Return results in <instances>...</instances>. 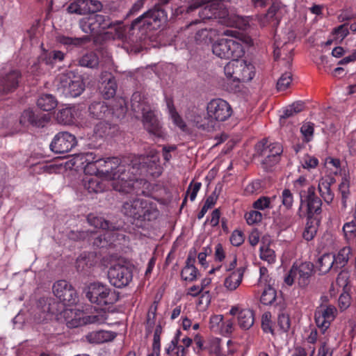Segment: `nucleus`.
<instances>
[{
	"label": "nucleus",
	"instance_id": "nucleus-1",
	"mask_svg": "<svg viewBox=\"0 0 356 356\" xmlns=\"http://www.w3.org/2000/svg\"><path fill=\"white\" fill-rule=\"evenodd\" d=\"M99 176L111 183L113 188L120 193H128L134 188L135 177L129 175L130 165L120 162L118 158L100 159L96 157Z\"/></svg>",
	"mask_w": 356,
	"mask_h": 356
},
{
	"label": "nucleus",
	"instance_id": "nucleus-2",
	"mask_svg": "<svg viewBox=\"0 0 356 356\" xmlns=\"http://www.w3.org/2000/svg\"><path fill=\"white\" fill-rule=\"evenodd\" d=\"M232 115V108L229 104L216 98L207 104V115L196 114L193 121L198 129L211 131L219 127L220 123L228 120Z\"/></svg>",
	"mask_w": 356,
	"mask_h": 356
},
{
	"label": "nucleus",
	"instance_id": "nucleus-3",
	"mask_svg": "<svg viewBox=\"0 0 356 356\" xmlns=\"http://www.w3.org/2000/svg\"><path fill=\"white\" fill-rule=\"evenodd\" d=\"M131 106L135 113L143 114L145 129L156 138H165L166 133L159 120L154 106L150 105L148 98L140 92H136L131 99Z\"/></svg>",
	"mask_w": 356,
	"mask_h": 356
},
{
	"label": "nucleus",
	"instance_id": "nucleus-4",
	"mask_svg": "<svg viewBox=\"0 0 356 356\" xmlns=\"http://www.w3.org/2000/svg\"><path fill=\"white\" fill-rule=\"evenodd\" d=\"M79 27L83 32L92 35L111 34L113 39L123 36L122 24L117 21H111L108 16L102 14H90L83 17L79 21Z\"/></svg>",
	"mask_w": 356,
	"mask_h": 356
},
{
	"label": "nucleus",
	"instance_id": "nucleus-5",
	"mask_svg": "<svg viewBox=\"0 0 356 356\" xmlns=\"http://www.w3.org/2000/svg\"><path fill=\"white\" fill-rule=\"evenodd\" d=\"M90 305H76L74 308H66L61 312V316L68 327H78L87 324H102L106 322L107 315L104 312L90 314Z\"/></svg>",
	"mask_w": 356,
	"mask_h": 356
},
{
	"label": "nucleus",
	"instance_id": "nucleus-6",
	"mask_svg": "<svg viewBox=\"0 0 356 356\" xmlns=\"http://www.w3.org/2000/svg\"><path fill=\"white\" fill-rule=\"evenodd\" d=\"M122 212L138 227L145 226L146 222L156 219L159 216L156 207L142 198L126 201L122 205Z\"/></svg>",
	"mask_w": 356,
	"mask_h": 356
},
{
	"label": "nucleus",
	"instance_id": "nucleus-7",
	"mask_svg": "<svg viewBox=\"0 0 356 356\" xmlns=\"http://www.w3.org/2000/svg\"><path fill=\"white\" fill-rule=\"evenodd\" d=\"M203 7L199 12L202 19H219L220 22L227 26L231 25L229 22L228 10L224 3L220 0H195L187 9V12L193 11L194 9Z\"/></svg>",
	"mask_w": 356,
	"mask_h": 356
},
{
	"label": "nucleus",
	"instance_id": "nucleus-8",
	"mask_svg": "<svg viewBox=\"0 0 356 356\" xmlns=\"http://www.w3.org/2000/svg\"><path fill=\"white\" fill-rule=\"evenodd\" d=\"M131 170L129 175L135 177L134 183L138 180V176L142 173L143 170L149 172L155 177H159L161 174V167L160 165V159L156 150L152 149L149 153L145 155L134 156L129 164Z\"/></svg>",
	"mask_w": 356,
	"mask_h": 356
},
{
	"label": "nucleus",
	"instance_id": "nucleus-9",
	"mask_svg": "<svg viewBox=\"0 0 356 356\" xmlns=\"http://www.w3.org/2000/svg\"><path fill=\"white\" fill-rule=\"evenodd\" d=\"M168 16L163 9L154 8L136 18L131 24V29L156 30L165 25Z\"/></svg>",
	"mask_w": 356,
	"mask_h": 356
},
{
	"label": "nucleus",
	"instance_id": "nucleus-10",
	"mask_svg": "<svg viewBox=\"0 0 356 356\" xmlns=\"http://www.w3.org/2000/svg\"><path fill=\"white\" fill-rule=\"evenodd\" d=\"M58 90L67 97H76L85 90L82 76L73 71L67 70L58 76Z\"/></svg>",
	"mask_w": 356,
	"mask_h": 356
},
{
	"label": "nucleus",
	"instance_id": "nucleus-11",
	"mask_svg": "<svg viewBox=\"0 0 356 356\" xmlns=\"http://www.w3.org/2000/svg\"><path fill=\"white\" fill-rule=\"evenodd\" d=\"M86 297L90 302L99 306L113 305L119 298L115 290L101 282L91 283L87 287Z\"/></svg>",
	"mask_w": 356,
	"mask_h": 356
},
{
	"label": "nucleus",
	"instance_id": "nucleus-12",
	"mask_svg": "<svg viewBox=\"0 0 356 356\" xmlns=\"http://www.w3.org/2000/svg\"><path fill=\"white\" fill-rule=\"evenodd\" d=\"M212 51L216 56L223 59L240 58L244 54L241 40L232 36L216 40L212 44Z\"/></svg>",
	"mask_w": 356,
	"mask_h": 356
},
{
	"label": "nucleus",
	"instance_id": "nucleus-13",
	"mask_svg": "<svg viewBox=\"0 0 356 356\" xmlns=\"http://www.w3.org/2000/svg\"><path fill=\"white\" fill-rule=\"evenodd\" d=\"M184 31L189 35L188 42L186 44L188 49H192L196 44H208L219 35L218 31L216 29H208L202 27L199 20H195L189 24Z\"/></svg>",
	"mask_w": 356,
	"mask_h": 356
},
{
	"label": "nucleus",
	"instance_id": "nucleus-14",
	"mask_svg": "<svg viewBox=\"0 0 356 356\" xmlns=\"http://www.w3.org/2000/svg\"><path fill=\"white\" fill-rule=\"evenodd\" d=\"M67 168L83 169L85 176H99V168L97 166L96 156L92 152L79 154L74 156L65 163Z\"/></svg>",
	"mask_w": 356,
	"mask_h": 356
},
{
	"label": "nucleus",
	"instance_id": "nucleus-15",
	"mask_svg": "<svg viewBox=\"0 0 356 356\" xmlns=\"http://www.w3.org/2000/svg\"><path fill=\"white\" fill-rule=\"evenodd\" d=\"M313 266L309 262L294 264L289 273L284 277V282L291 286L296 281L300 287H305L309 283Z\"/></svg>",
	"mask_w": 356,
	"mask_h": 356
},
{
	"label": "nucleus",
	"instance_id": "nucleus-16",
	"mask_svg": "<svg viewBox=\"0 0 356 356\" xmlns=\"http://www.w3.org/2000/svg\"><path fill=\"white\" fill-rule=\"evenodd\" d=\"M110 283L117 288L127 286L133 278L131 269L124 265L117 264L111 266L108 271Z\"/></svg>",
	"mask_w": 356,
	"mask_h": 356
},
{
	"label": "nucleus",
	"instance_id": "nucleus-17",
	"mask_svg": "<svg viewBox=\"0 0 356 356\" xmlns=\"http://www.w3.org/2000/svg\"><path fill=\"white\" fill-rule=\"evenodd\" d=\"M54 296L64 305H72L78 302V296L75 289L66 280L56 282L52 287Z\"/></svg>",
	"mask_w": 356,
	"mask_h": 356
},
{
	"label": "nucleus",
	"instance_id": "nucleus-18",
	"mask_svg": "<svg viewBox=\"0 0 356 356\" xmlns=\"http://www.w3.org/2000/svg\"><path fill=\"white\" fill-rule=\"evenodd\" d=\"M76 137L67 131L56 134L52 139L49 147L56 154H64L70 152L76 145Z\"/></svg>",
	"mask_w": 356,
	"mask_h": 356
},
{
	"label": "nucleus",
	"instance_id": "nucleus-19",
	"mask_svg": "<svg viewBox=\"0 0 356 356\" xmlns=\"http://www.w3.org/2000/svg\"><path fill=\"white\" fill-rule=\"evenodd\" d=\"M255 74L254 65L246 60L238 59L237 70L234 76V86L226 87L227 90L229 92H236L239 87L240 82H246L251 81Z\"/></svg>",
	"mask_w": 356,
	"mask_h": 356
},
{
	"label": "nucleus",
	"instance_id": "nucleus-20",
	"mask_svg": "<svg viewBox=\"0 0 356 356\" xmlns=\"http://www.w3.org/2000/svg\"><path fill=\"white\" fill-rule=\"evenodd\" d=\"M337 309L333 305H321L315 312L316 326L325 334L336 317Z\"/></svg>",
	"mask_w": 356,
	"mask_h": 356
},
{
	"label": "nucleus",
	"instance_id": "nucleus-21",
	"mask_svg": "<svg viewBox=\"0 0 356 356\" xmlns=\"http://www.w3.org/2000/svg\"><path fill=\"white\" fill-rule=\"evenodd\" d=\"M306 204L308 218H312L314 214L321 211L322 202L315 194V187L309 186L307 194L300 192V206Z\"/></svg>",
	"mask_w": 356,
	"mask_h": 356
},
{
	"label": "nucleus",
	"instance_id": "nucleus-22",
	"mask_svg": "<svg viewBox=\"0 0 356 356\" xmlns=\"http://www.w3.org/2000/svg\"><path fill=\"white\" fill-rule=\"evenodd\" d=\"M232 316H237L238 325L243 330H248L254 323V312L248 308H242L241 305L232 306L229 309Z\"/></svg>",
	"mask_w": 356,
	"mask_h": 356
},
{
	"label": "nucleus",
	"instance_id": "nucleus-23",
	"mask_svg": "<svg viewBox=\"0 0 356 356\" xmlns=\"http://www.w3.org/2000/svg\"><path fill=\"white\" fill-rule=\"evenodd\" d=\"M282 151V147L279 143L270 144L262 151L261 154L264 157L263 163L266 167L273 166L279 161Z\"/></svg>",
	"mask_w": 356,
	"mask_h": 356
},
{
	"label": "nucleus",
	"instance_id": "nucleus-24",
	"mask_svg": "<svg viewBox=\"0 0 356 356\" xmlns=\"http://www.w3.org/2000/svg\"><path fill=\"white\" fill-rule=\"evenodd\" d=\"M55 314V309L50 302H47V300L42 299L39 301V304L35 310L34 319L36 323H40L51 320Z\"/></svg>",
	"mask_w": 356,
	"mask_h": 356
},
{
	"label": "nucleus",
	"instance_id": "nucleus-25",
	"mask_svg": "<svg viewBox=\"0 0 356 356\" xmlns=\"http://www.w3.org/2000/svg\"><path fill=\"white\" fill-rule=\"evenodd\" d=\"M244 270L238 268L228 273L225 276L223 286L229 291H235L241 284L243 277Z\"/></svg>",
	"mask_w": 356,
	"mask_h": 356
},
{
	"label": "nucleus",
	"instance_id": "nucleus-26",
	"mask_svg": "<svg viewBox=\"0 0 356 356\" xmlns=\"http://www.w3.org/2000/svg\"><path fill=\"white\" fill-rule=\"evenodd\" d=\"M102 80L101 90L105 99H110L115 95L117 84L114 77L107 72L102 74Z\"/></svg>",
	"mask_w": 356,
	"mask_h": 356
},
{
	"label": "nucleus",
	"instance_id": "nucleus-27",
	"mask_svg": "<svg viewBox=\"0 0 356 356\" xmlns=\"http://www.w3.org/2000/svg\"><path fill=\"white\" fill-rule=\"evenodd\" d=\"M20 74L17 70H13L3 76L0 81V91L8 93L15 90L19 83Z\"/></svg>",
	"mask_w": 356,
	"mask_h": 356
},
{
	"label": "nucleus",
	"instance_id": "nucleus-28",
	"mask_svg": "<svg viewBox=\"0 0 356 356\" xmlns=\"http://www.w3.org/2000/svg\"><path fill=\"white\" fill-rule=\"evenodd\" d=\"M101 177L97 176H85L82 179L83 188L90 193H101L105 189L104 180H99Z\"/></svg>",
	"mask_w": 356,
	"mask_h": 356
},
{
	"label": "nucleus",
	"instance_id": "nucleus-29",
	"mask_svg": "<svg viewBox=\"0 0 356 356\" xmlns=\"http://www.w3.org/2000/svg\"><path fill=\"white\" fill-rule=\"evenodd\" d=\"M90 115L96 119L103 120L111 115V110L103 101L93 102L89 106Z\"/></svg>",
	"mask_w": 356,
	"mask_h": 356
},
{
	"label": "nucleus",
	"instance_id": "nucleus-30",
	"mask_svg": "<svg viewBox=\"0 0 356 356\" xmlns=\"http://www.w3.org/2000/svg\"><path fill=\"white\" fill-rule=\"evenodd\" d=\"M333 177H323L319 180L318 191L319 193L325 202L330 204L332 202L334 195L331 191V184L334 182Z\"/></svg>",
	"mask_w": 356,
	"mask_h": 356
},
{
	"label": "nucleus",
	"instance_id": "nucleus-31",
	"mask_svg": "<svg viewBox=\"0 0 356 356\" xmlns=\"http://www.w3.org/2000/svg\"><path fill=\"white\" fill-rule=\"evenodd\" d=\"M165 104L168 109V112L173 124L179 127L181 130H184L186 128V123L181 117V115L177 113L173 100L171 97H165Z\"/></svg>",
	"mask_w": 356,
	"mask_h": 356
},
{
	"label": "nucleus",
	"instance_id": "nucleus-32",
	"mask_svg": "<svg viewBox=\"0 0 356 356\" xmlns=\"http://www.w3.org/2000/svg\"><path fill=\"white\" fill-rule=\"evenodd\" d=\"M115 338L112 332L99 330L92 332L86 335V339L90 343H102L111 341Z\"/></svg>",
	"mask_w": 356,
	"mask_h": 356
},
{
	"label": "nucleus",
	"instance_id": "nucleus-33",
	"mask_svg": "<svg viewBox=\"0 0 356 356\" xmlns=\"http://www.w3.org/2000/svg\"><path fill=\"white\" fill-rule=\"evenodd\" d=\"M319 226V220L313 218H307V220L302 232V237L307 241L312 240L316 235Z\"/></svg>",
	"mask_w": 356,
	"mask_h": 356
},
{
	"label": "nucleus",
	"instance_id": "nucleus-34",
	"mask_svg": "<svg viewBox=\"0 0 356 356\" xmlns=\"http://www.w3.org/2000/svg\"><path fill=\"white\" fill-rule=\"evenodd\" d=\"M37 105L41 109L49 111L57 106L58 102L52 95L43 94L38 98Z\"/></svg>",
	"mask_w": 356,
	"mask_h": 356
},
{
	"label": "nucleus",
	"instance_id": "nucleus-35",
	"mask_svg": "<svg viewBox=\"0 0 356 356\" xmlns=\"http://www.w3.org/2000/svg\"><path fill=\"white\" fill-rule=\"evenodd\" d=\"M351 253L350 247H343L337 254L332 255L334 258V270H338L346 266Z\"/></svg>",
	"mask_w": 356,
	"mask_h": 356
},
{
	"label": "nucleus",
	"instance_id": "nucleus-36",
	"mask_svg": "<svg viewBox=\"0 0 356 356\" xmlns=\"http://www.w3.org/2000/svg\"><path fill=\"white\" fill-rule=\"evenodd\" d=\"M317 267L321 273H327L332 268L334 269V258L331 254H324L318 258Z\"/></svg>",
	"mask_w": 356,
	"mask_h": 356
},
{
	"label": "nucleus",
	"instance_id": "nucleus-37",
	"mask_svg": "<svg viewBox=\"0 0 356 356\" xmlns=\"http://www.w3.org/2000/svg\"><path fill=\"white\" fill-rule=\"evenodd\" d=\"M233 59L227 63L224 67V74L226 76L227 81L230 82L227 83V86H234V76L238 67V58H232Z\"/></svg>",
	"mask_w": 356,
	"mask_h": 356
},
{
	"label": "nucleus",
	"instance_id": "nucleus-38",
	"mask_svg": "<svg viewBox=\"0 0 356 356\" xmlns=\"http://www.w3.org/2000/svg\"><path fill=\"white\" fill-rule=\"evenodd\" d=\"M85 0H75L70 3L67 10L70 14L86 15L88 13V7Z\"/></svg>",
	"mask_w": 356,
	"mask_h": 356
},
{
	"label": "nucleus",
	"instance_id": "nucleus-39",
	"mask_svg": "<svg viewBox=\"0 0 356 356\" xmlns=\"http://www.w3.org/2000/svg\"><path fill=\"white\" fill-rule=\"evenodd\" d=\"M74 109L72 108H65L58 111L56 115L57 121L63 124H69L74 122Z\"/></svg>",
	"mask_w": 356,
	"mask_h": 356
},
{
	"label": "nucleus",
	"instance_id": "nucleus-40",
	"mask_svg": "<svg viewBox=\"0 0 356 356\" xmlns=\"http://www.w3.org/2000/svg\"><path fill=\"white\" fill-rule=\"evenodd\" d=\"M65 54L60 51H51L49 52H44L41 56V59L47 65H53L57 62H60L64 59Z\"/></svg>",
	"mask_w": 356,
	"mask_h": 356
},
{
	"label": "nucleus",
	"instance_id": "nucleus-41",
	"mask_svg": "<svg viewBox=\"0 0 356 356\" xmlns=\"http://www.w3.org/2000/svg\"><path fill=\"white\" fill-rule=\"evenodd\" d=\"M19 123L24 127L29 124L39 126L37 118L31 109H26L23 111L19 118Z\"/></svg>",
	"mask_w": 356,
	"mask_h": 356
},
{
	"label": "nucleus",
	"instance_id": "nucleus-42",
	"mask_svg": "<svg viewBox=\"0 0 356 356\" xmlns=\"http://www.w3.org/2000/svg\"><path fill=\"white\" fill-rule=\"evenodd\" d=\"M260 258L269 264H273L276 260L275 251L268 245H262L260 247Z\"/></svg>",
	"mask_w": 356,
	"mask_h": 356
},
{
	"label": "nucleus",
	"instance_id": "nucleus-43",
	"mask_svg": "<svg viewBox=\"0 0 356 356\" xmlns=\"http://www.w3.org/2000/svg\"><path fill=\"white\" fill-rule=\"evenodd\" d=\"M88 40V37H82V38H70L65 35H59L58 36V41L68 46H79L81 45L84 42Z\"/></svg>",
	"mask_w": 356,
	"mask_h": 356
},
{
	"label": "nucleus",
	"instance_id": "nucleus-44",
	"mask_svg": "<svg viewBox=\"0 0 356 356\" xmlns=\"http://www.w3.org/2000/svg\"><path fill=\"white\" fill-rule=\"evenodd\" d=\"M350 182L347 177L342 178L341 182L339 185V191L341 195L342 204L343 208H346V201L350 195Z\"/></svg>",
	"mask_w": 356,
	"mask_h": 356
},
{
	"label": "nucleus",
	"instance_id": "nucleus-45",
	"mask_svg": "<svg viewBox=\"0 0 356 356\" xmlns=\"http://www.w3.org/2000/svg\"><path fill=\"white\" fill-rule=\"evenodd\" d=\"M181 275L183 280L192 282L197 278V270L193 265L187 264L182 269Z\"/></svg>",
	"mask_w": 356,
	"mask_h": 356
},
{
	"label": "nucleus",
	"instance_id": "nucleus-46",
	"mask_svg": "<svg viewBox=\"0 0 356 356\" xmlns=\"http://www.w3.org/2000/svg\"><path fill=\"white\" fill-rule=\"evenodd\" d=\"M79 64L83 67L93 68L98 65V58L93 53L86 54L80 59Z\"/></svg>",
	"mask_w": 356,
	"mask_h": 356
},
{
	"label": "nucleus",
	"instance_id": "nucleus-47",
	"mask_svg": "<svg viewBox=\"0 0 356 356\" xmlns=\"http://www.w3.org/2000/svg\"><path fill=\"white\" fill-rule=\"evenodd\" d=\"M276 299V291L272 287L266 289L261 296L260 301L263 305H269L275 302Z\"/></svg>",
	"mask_w": 356,
	"mask_h": 356
},
{
	"label": "nucleus",
	"instance_id": "nucleus-48",
	"mask_svg": "<svg viewBox=\"0 0 356 356\" xmlns=\"http://www.w3.org/2000/svg\"><path fill=\"white\" fill-rule=\"evenodd\" d=\"M88 222L96 228L108 229L109 228L108 222L102 217H97L92 214L88 216Z\"/></svg>",
	"mask_w": 356,
	"mask_h": 356
},
{
	"label": "nucleus",
	"instance_id": "nucleus-49",
	"mask_svg": "<svg viewBox=\"0 0 356 356\" xmlns=\"http://www.w3.org/2000/svg\"><path fill=\"white\" fill-rule=\"evenodd\" d=\"M292 81V75L290 72H286L282 74L277 82V88L280 91L285 90Z\"/></svg>",
	"mask_w": 356,
	"mask_h": 356
},
{
	"label": "nucleus",
	"instance_id": "nucleus-50",
	"mask_svg": "<svg viewBox=\"0 0 356 356\" xmlns=\"http://www.w3.org/2000/svg\"><path fill=\"white\" fill-rule=\"evenodd\" d=\"M343 231L346 238L348 241H354L356 239V223L349 222L346 223L343 227Z\"/></svg>",
	"mask_w": 356,
	"mask_h": 356
},
{
	"label": "nucleus",
	"instance_id": "nucleus-51",
	"mask_svg": "<svg viewBox=\"0 0 356 356\" xmlns=\"http://www.w3.org/2000/svg\"><path fill=\"white\" fill-rule=\"evenodd\" d=\"M293 186L300 196V192H304L305 194H307L308 187L312 186L309 184L305 177L300 176L293 181Z\"/></svg>",
	"mask_w": 356,
	"mask_h": 356
},
{
	"label": "nucleus",
	"instance_id": "nucleus-52",
	"mask_svg": "<svg viewBox=\"0 0 356 356\" xmlns=\"http://www.w3.org/2000/svg\"><path fill=\"white\" fill-rule=\"evenodd\" d=\"M223 316L221 314L213 315L211 316L209 321V327L213 332L220 333L222 325Z\"/></svg>",
	"mask_w": 356,
	"mask_h": 356
},
{
	"label": "nucleus",
	"instance_id": "nucleus-53",
	"mask_svg": "<svg viewBox=\"0 0 356 356\" xmlns=\"http://www.w3.org/2000/svg\"><path fill=\"white\" fill-rule=\"evenodd\" d=\"M349 33V29L346 24H342L334 29L332 34L334 39L341 42Z\"/></svg>",
	"mask_w": 356,
	"mask_h": 356
},
{
	"label": "nucleus",
	"instance_id": "nucleus-54",
	"mask_svg": "<svg viewBox=\"0 0 356 356\" xmlns=\"http://www.w3.org/2000/svg\"><path fill=\"white\" fill-rule=\"evenodd\" d=\"M280 198L282 200V204L286 209L291 208L293 203V193L289 189H284L282 192Z\"/></svg>",
	"mask_w": 356,
	"mask_h": 356
},
{
	"label": "nucleus",
	"instance_id": "nucleus-55",
	"mask_svg": "<svg viewBox=\"0 0 356 356\" xmlns=\"http://www.w3.org/2000/svg\"><path fill=\"white\" fill-rule=\"evenodd\" d=\"M300 132L306 141H310L313 138L314 124L309 122H305L300 128Z\"/></svg>",
	"mask_w": 356,
	"mask_h": 356
},
{
	"label": "nucleus",
	"instance_id": "nucleus-56",
	"mask_svg": "<svg viewBox=\"0 0 356 356\" xmlns=\"http://www.w3.org/2000/svg\"><path fill=\"white\" fill-rule=\"evenodd\" d=\"M110 127L108 124L104 122H99L94 129V134L96 137L102 138L108 134Z\"/></svg>",
	"mask_w": 356,
	"mask_h": 356
},
{
	"label": "nucleus",
	"instance_id": "nucleus-57",
	"mask_svg": "<svg viewBox=\"0 0 356 356\" xmlns=\"http://www.w3.org/2000/svg\"><path fill=\"white\" fill-rule=\"evenodd\" d=\"M315 353V348L309 346L308 350L306 348L297 346L294 348L292 356H313Z\"/></svg>",
	"mask_w": 356,
	"mask_h": 356
},
{
	"label": "nucleus",
	"instance_id": "nucleus-58",
	"mask_svg": "<svg viewBox=\"0 0 356 356\" xmlns=\"http://www.w3.org/2000/svg\"><path fill=\"white\" fill-rule=\"evenodd\" d=\"M243 241L244 236L243 232L240 230H234L230 236L231 243L234 246H239Z\"/></svg>",
	"mask_w": 356,
	"mask_h": 356
},
{
	"label": "nucleus",
	"instance_id": "nucleus-59",
	"mask_svg": "<svg viewBox=\"0 0 356 356\" xmlns=\"http://www.w3.org/2000/svg\"><path fill=\"white\" fill-rule=\"evenodd\" d=\"M318 161L316 158L310 156H306L302 161V166L303 168L309 170L314 168L317 166Z\"/></svg>",
	"mask_w": 356,
	"mask_h": 356
},
{
	"label": "nucleus",
	"instance_id": "nucleus-60",
	"mask_svg": "<svg viewBox=\"0 0 356 356\" xmlns=\"http://www.w3.org/2000/svg\"><path fill=\"white\" fill-rule=\"evenodd\" d=\"M254 207L259 210H264L270 207V199L268 197H261L254 202Z\"/></svg>",
	"mask_w": 356,
	"mask_h": 356
},
{
	"label": "nucleus",
	"instance_id": "nucleus-61",
	"mask_svg": "<svg viewBox=\"0 0 356 356\" xmlns=\"http://www.w3.org/2000/svg\"><path fill=\"white\" fill-rule=\"evenodd\" d=\"M262 219V214L258 211H252L246 215V220L249 225L259 222Z\"/></svg>",
	"mask_w": 356,
	"mask_h": 356
},
{
	"label": "nucleus",
	"instance_id": "nucleus-62",
	"mask_svg": "<svg viewBox=\"0 0 356 356\" xmlns=\"http://www.w3.org/2000/svg\"><path fill=\"white\" fill-rule=\"evenodd\" d=\"M350 305V296L348 293L344 291L339 298V306L341 310H345Z\"/></svg>",
	"mask_w": 356,
	"mask_h": 356
},
{
	"label": "nucleus",
	"instance_id": "nucleus-63",
	"mask_svg": "<svg viewBox=\"0 0 356 356\" xmlns=\"http://www.w3.org/2000/svg\"><path fill=\"white\" fill-rule=\"evenodd\" d=\"M337 284L345 290L348 285V274L347 272L341 271L337 278Z\"/></svg>",
	"mask_w": 356,
	"mask_h": 356
},
{
	"label": "nucleus",
	"instance_id": "nucleus-64",
	"mask_svg": "<svg viewBox=\"0 0 356 356\" xmlns=\"http://www.w3.org/2000/svg\"><path fill=\"white\" fill-rule=\"evenodd\" d=\"M270 314L269 313H265L262 316L261 318V327L265 332H273L270 321Z\"/></svg>",
	"mask_w": 356,
	"mask_h": 356
}]
</instances>
